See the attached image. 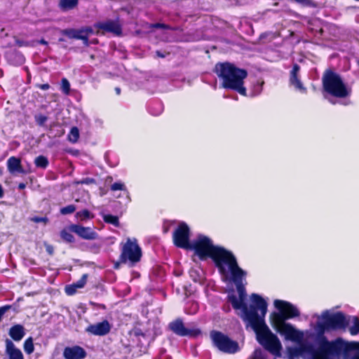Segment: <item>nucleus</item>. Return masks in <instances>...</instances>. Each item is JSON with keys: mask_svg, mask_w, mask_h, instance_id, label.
Wrapping results in <instances>:
<instances>
[{"mask_svg": "<svg viewBox=\"0 0 359 359\" xmlns=\"http://www.w3.org/2000/svg\"><path fill=\"white\" fill-rule=\"evenodd\" d=\"M274 306L281 313V316H277L274 322L277 331L284 335L286 339L302 344L304 333L285 321L286 319L299 316L300 313L298 309L288 302L279 299L274 301Z\"/></svg>", "mask_w": 359, "mask_h": 359, "instance_id": "2", "label": "nucleus"}, {"mask_svg": "<svg viewBox=\"0 0 359 359\" xmlns=\"http://www.w3.org/2000/svg\"><path fill=\"white\" fill-rule=\"evenodd\" d=\"M191 306H190V309H188L187 307L185 309H186V312L188 313V314H194L196 313L197 310H198V304L195 302H190L189 303Z\"/></svg>", "mask_w": 359, "mask_h": 359, "instance_id": "36", "label": "nucleus"}, {"mask_svg": "<svg viewBox=\"0 0 359 359\" xmlns=\"http://www.w3.org/2000/svg\"><path fill=\"white\" fill-rule=\"evenodd\" d=\"M18 188L19 189H23L25 188V184L24 183H20L18 185Z\"/></svg>", "mask_w": 359, "mask_h": 359, "instance_id": "45", "label": "nucleus"}, {"mask_svg": "<svg viewBox=\"0 0 359 359\" xmlns=\"http://www.w3.org/2000/svg\"><path fill=\"white\" fill-rule=\"evenodd\" d=\"M344 348L359 350V342H346L341 338L329 341L325 337H323L319 341L320 353L313 354L311 359H327L328 354L338 353Z\"/></svg>", "mask_w": 359, "mask_h": 359, "instance_id": "5", "label": "nucleus"}, {"mask_svg": "<svg viewBox=\"0 0 359 359\" xmlns=\"http://www.w3.org/2000/svg\"><path fill=\"white\" fill-rule=\"evenodd\" d=\"M34 163L36 167L46 168L48 165V158L43 156H39L34 160Z\"/></svg>", "mask_w": 359, "mask_h": 359, "instance_id": "27", "label": "nucleus"}, {"mask_svg": "<svg viewBox=\"0 0 359 359\" xmlns=\"http://www.w3.org/2000/svg\"><path fill=\"white\" fill-rule=\"evenodd\" d=\"M252 359H266L264 353L260 350H255Z\"/></svg>", "mask_w": 359, "mask_h": 359, "instance_id": "37", "label": "nucleus"}, {"mask_svg": "<svg viewBox=\"0 0 359 359\" xmlns=\"http://www.w3.org/2000/svg\"><path fill=\"white\" fill-rule=\"evenodd\" d=\"M87 278V274H83L80 280L72 285L67 286L65 288L66 293L69 295H72L76 292V289L83 287L86 283Z\"/></svg>", "mask_w": 359, "mask_h": 359, "instance_id": "20", "label": "nucleus"}, {"mask_svg": "<svg viewBox=\"0 0 359 359\" xmlns=\"http://www.w3.org/2000/svg\"><path fill=\"white\" fill-rule=\"evenodd\" d=\"M76 217L79 219L83 221V220H86L88 219L93 218L94 215L93 213H91L90 212H89L88 210H83L77 212L76 213Z\"/></svg>", "mask_w": 359, "mask_h": 359, "instance_id": "25", "label": "nucleus"}, {"mask_svg": "<svg viewBox=\"0 0 359 359\" xmlns=\"http://www.w3.org/2000/svg\"><path fill=\"white\" fill-rule=\"evenodd\" d=\"M215 72L222 80V86L236 90L243 95H246V89L243 86V80L247 76V72L238 68L233 65L225 62L215 65Z\"/></svg>", "mask_w": 359, "mask_h": 359, "instance_id": "4", "label": "nucleus"}, {"mask_svg": "<svg viewBox=\"0 0 359 359\" xmlns=\"http://www.w3.org/2000/svg\"><path fill=\"white\" fill-rule=\"evenodd\" d=\"M299 71V67L297 65H294L290 72V83L294 86L297 90L302 93L306 92V88L303 86L301 81L297 77V74Z\"/></svg>", "mask_w": 359, "mask_h": 359, "instance_id": "18", "label": "nucleus"}, {"mask_svg": "<svg viewBox=\"0 0 359 359\" xmlns=\"http://www.w3.org/2000/svg\"><path fill=\"white\" fill-rule=\"evenodd\" d=\"M24 350L27 354H31L34 352V347L32 337L27 339L24 343Z\"/></svg>", "mask_w": 359, "mask_h": 359, "instance_id": "28", "label": "nucleus"}, {"mask_svg": "<svg viewBox=\"0 0 359 359\" xmlns=\"http://www.w3.org/2000/svg\"><path fill=\"white\" fill-rule=\"evenodd\" d=\"M25 329L22 325H15L11 327L9 330L10 337L15 341H20L25 336Z\"/></svg>", "mask_w": 359, "mask_h": 359, "instance_id": "21", "label": "nucleus"}, {"mask_svg": "<svg viewBox=\"0 0 359 359\" xmlns=\"http://www.w3.org/2000/svg\"><path fill=\"white\" fill-rule=\"evenodd\" d=\"M31 220L35 223L43 222L46 224L48 222V218L41 217H34L31 218Z\"/></svg>", "mask_w": 359, "mask_h": 359, "instance_id": "39", "label": "nucleus"}, {"mask_svg": "<svg viewBox=\"0 0 359 359\" xmlns=\"http://www.w3.org/2000/svg\"><path fill=\"white\" fill-rule=\"evenodd\" d=\"M69 228L68 229H63L60 232V237L63 241L67 243H73L74 241V237L72 233Z\"/></svg>", "mask_w": 359, "mask_h": 359, "instance_id": "24", "label": "nucleus"}, {"mask_svg": "<svg viewBox=\"0 0 359 359\" xmlns=\"http://www.w3.org/2000/svg\"><path fill=\"white\" fill-rule=\"evenodd\" d=\"M346 325V318L341 313L331 314L328 311H325L318 318L316 326L318 331L323 334L325 331L329 330L344 329Z\"/></svg>", "mask_w": 359, "mask_h": 359, "instance_id": "7", "label": "nucleus"}, {"mask_svg": "<svg viewBox=\"0 0 359 359\" xmlns=\"http://www.w3.org/2000/svg\"><path fill=\"white\" fill-rule=\"evenodd\" d=\"M111 189L112 191H118V190L124 191L126 189V186H125L124 183H123L121 182H115L113 184H111Z\"/></svg>", "mask_w": 359, "mask_h": 359, "instance_id": "35", "label": "nucleus"}, {"mask_svg": "<svg viewBox=\"0 0 359 359\" xmlns=\"http://www.w3.org/2000/svg\"><path fill=\"white\" fill-rule=\"evenodd\" d=\"M16 43L19 46H27V42H24V41H19V40L16 41Z\"/></svg>", "mask_w": 359, "mask_h": 359, "instance_id": "43", "label": "nucleus"}, {"mask_svg": "<svg viewBox=\"0 0 359 359\" xmlns=\"http://www.w3.org/2000/svg\"><path fill=\"white\" fill-rule=\"evenodd\" d=\"M6 353L9 359H24L22 351L8 339H6Z\"/></svg>", "mask_w": 359, "mask_h": 359, "instance_id": "17", "label": "nucleus"}, {"mask_svg": "<svg viewBox=\"0 0 359 359\" xmlns=\"http://www.w3.org/2000/svg\"><path fill=\"white\" fill-rule=\"evenodd\" d=\"M190 276L193 278L195 282L200 281L201 277L198 271L195 269H191L189 271Z\"/></svg>", "mask_w": 359, "mask_h": 359, "instance_id": "38", "label": "nucleus"}, {"mask_svg": "<svg viewBox=\"0 0 359 359\" xmlns=\"http://www.w3.org/2000/svg\"><path fill=\"white\" fill-rule=\"evenodd\" d=\"M69 229L77 234L79 237L86 240H95L97 238V234L90 227H85L78 224L69 226Z\"/></svg>", "mask_w": 359, "mask_h": 359, "instance_id": "13", "label": "nucleus"}, {"mask_svg": "<svg viewBox=\"0 0 359 359\" xmlns=\"http://www.w3.org/2000/svg\"><path fill=\"white\" fill-rule=\"evenodd\" d=\"M324 90L337 97H346L350 95L351 90L347 88L341 78L337 74L327 71L323 77Z\"/></svg>", "mask_w": 359, "mask_h": 359, "instance_id": "6", "label": "nucleus"}, {"mask_svg": "<svg viewBox=\"0 0 359 359\" xmlns=\"http://www.w3.org/2000/svg\"><path fill=\"white\" fill-rule=\"evenodd\" d=\"M37 87L39 88L41 90H48L50 88V85L48 84V83L39 84V85H37Z\"/></svg>", "mask_w": 359, "mask_h": 359, "instance_id": "41", "label": "nucleus"}, {"mask_svg": "<svg viewBox=\"0 0 359 359\" xmlns=\"http://www.w3.org/2000/svg\"><path fill=\"white\" fill-rule=\"evenodd\" d=\"M142 257V250L137 243L135 238H128L126 243L122 248L121 259L123 262H130V263L138 262Z\"/></svg>", "mask_w": 359, "mask_h": 359, "instance_id": "9", "label": "nucleus"}, {"mask_svg": "<svg viewBox=\"0 0 359 359\" xmlns=\"http://www.w3.org/2000/svg\"><path fill=\"white\" fill-rule=\"evenodd\" d=\"M2 175V170H1V168H0V175Z\"/></svg>", "mask_w": 359, "mask_h": 359, "instance_id": "50", "label": "nucleus"}, {"mask_svg": "<svg viewBox=\"0 0 359 359\" xmlns=\"http://www.w3.org/2000/svg\"><path fill=\"white\" fill-rule=\"evenodd\" d=\"M65 359H83L86 356L85 350L79 346L66 347L63 351Z\"/></svg>", "mask_w": 359, "mask_h": 359, "instance_id": "16", "label": "nucleus"}, {"mask_svg": "<svg viewBox=\"0 0 359 359\" xmlns=\"http://www.w3.org/2000/svg\"><path fill=\"white\" fill-rule=\"evenodd\" d=\"M115 90H116V93H117L118 95H119V94H120V93H121V89H120L119 88H116Z\"/></svg>", "mask_w": 359, "mask_h": 359, "instance_id": "48", "label": "nucleus"}, {"mask_svg": "<svg viewBox=\"0 0 359 359\" xmlns=\"http://www.w3.org/2000/svg\"><path fill=\"white\" fill-rule=\"evenodd\" d=\"M46 250L49 255H53L54 252V248L49 244L45 243Z\"/></svg>", "mask_w": 359, "mask_h": 359, "instance_id": "40", "label": "nucleus"}, {"mask_svg": "<svg viewBox=\"0 0 359 359\" xmlns=\"http://www.w3.org/2000/svg\"><path fill=\"white\" fill-rule=\"evenodd\" d=\"M76 210V207L74 205H69L60 209L62 215H68L73 213Z\"/></svg>", "mask_w": 359, "mask_h": 359, "instance_id": "34", "label": "nucleus"}, {"mask_svg": "<svg viewBox=\"0 0 359 359\" xmlns=\"http://www.w3.org/2000/svg\"><path fill=\"white\" fill-rule=\"evenodd\" d=\"M295 2L305 7L316 8L318 4L313 0H294Z\"/></svg>", "mask_w": 359, "mask_h": 359, "instance_id": "30", "label": "nucleus"}, {"mask_svg": "<svg viewBox=\"0 0 359 359\" xmlns=\"http://www.w3.org/2000/svg\"><path fill=\"white\" fill-rule=\"evenodd\" d=\"M156 54H157V55H158V57H164V55H162V53H160V52H159V51H156Z\"/></svg>", "mask_w": 359, "mask_h": 359, "instance_id": "47", "label": "nucleus"}, {"mask_svg": "<svg viewBox=\"0 0 359 359\" xmlns=\"http://www.w3.org/2000/svg\"><path fill=\"white\" fill-rule=\"evenodd\" d=\"M189 249L194 250L196 255L201 259L211 257L219 271H224L226 266L236 258L231 252L214 245L209 238L203 235L192 241Z\"/></svg>", "mask_w": 359, "mask_h": 359, "instance_id": "3", "label": "nucleus"}, {"mask_svg": "<svg viewBox=\"0 0 359 359\" xmlns=\"http://www.w3.org/2000/svg\"><path fill=\"white\" fill-rule=\"evenodd\" d=\"M220 273L225 278L231 275L236 285L238 297L232 294H229L228 298L235 309H242L243 318L246 323L247 327H250L252 329L258 342L265 349L273 355H278L282 348L280 341L277 336L271 332L264 321L268 304L257 294H252L250 296L249 306L245 303L246 292L242 285V279L245 276V272L238 266L236 258L226 266L224 271L221 270Z\"/></svg>", "mask_w": 359, "mask_h": 359, "instance_id": "1", "label": "nucleus"}, {"mask_svg": "<svg viewBox=\"0 0 359 359\" xmlns=\"http://www.w3.org/2000/svg\"><path fill=\"white\" fill-rule=\"evenodd\" d=\"M79 138V130L76 127L72 128L68 135V140L72 143H76Z\"/></svg>", "mask_w": 359, "mask_h": 359, "instance_id": "26", "label": "nucleus"}, {"mask_svg": "<svg viewBox=\"0 0 359 359\" xmlns=\"http://www.w3.org/2000/svg\"><path fill=\"white\" fill-rule=\"evenodd\" d=\"M78 4V0H60V6L64 10H69L74 8Z\"/></svg>", "mask_w": 359, "mask_h": 359, "instance_id": "23", "label": "nucleus"}, {"mask_svg": "<svg viewBox=\"0 0 359 359\" xmlns=\"http://www.w3.org/2000/svg\"><path fill=\"white\" fill-rule=\"evenodd\" d=\"M111 329L110 325L107 320H104L93 325H89L86 328V332L94 335L102 336L109 332Z\"/></svg>", "mask_w": 359, "mask_h": 359, "instance_id": "15", "label": "nucleus"}, {"mask_svg": "<svg viewBox=\"0 0 359 359\" xmlns=\"http://www.w3.org/2000/svg\"><path fill=\"white\" fill-rule=\"evenodd\" d=\"M95 182V180L92 178H86L81 181L82 184H90Z\"/></svg>", "mask_w": 359, "mask_h": 359, "instance_id": "42", "label": "nucleus"}, {"mask_svg": "<svg viewBox=\"0 0 359 359\" xmlns=\"http://www.w3.org/2000/svg\"><path fill=\"white\" fill-rule=\"evenodd\" d=\"M214 345L221 351L235 353L239 350L238 342L231 340L222 332L214 331L210 334Z\"/></svg>", "mask_w": 359, "mask_h": 359, "instance_id": "8", "label": "nucleus"}, {"mask_svg": "<svg viewBox=\"0 0 359 359\" xmlns=\"http://www.w3.org/2000/svg\"><path fill=\"white\" fill-rule=\"evenodd\" d=\"M154 26H155L156 27H162L163 25H161V24H156Z\"/></svg>", "mask_w": 359, "mask_h": 359, "instance_id": "49", "label": "nucleus"}, {"mask_svg": "<svg viewBox=\"0 0 359 359\" xmlns=\"http://www.w3.org/2000/svg\"><path fill=\"white\" fill-rule=\"evenodd\" d=\"M99 27L106 32L114 33L119 35L121 33V28L118 22L114 21H107L100 23Z\"/></svg>", "mask_w": 359, "mask_h": 359, "instance_id": "19", "label": "nucleus"}, {"mask_svg": "<svg viewBox=\"0 0 359 359\" xmlns=\"http://www.w3.org/2000/svg\"><path fill=\"white\" fill-rule=\"evenodd\" d=\"M6 165L8 171L13 175L16 174H27L29 172L28 170L22 167L20 158L15 156L10 157L7 160Z\"/></svg>", "mask_w": 359, "mask_h": 359, "instance_id": "14", "label": "nucleus"}, {"mask_svg": "<svg viewBox=\"0 0 359 359\" xmlns=\"http://www.w3.org/2000/svg\"><path fill=\"white\" fill-rule=\"evenodd\" d=\"M189 228L185 223H181L173 234L175 244L180 248L189 249Z\"/></svg>", "mask_w": 359, "mask_h": 359, "instance_id": "10", "label": "nucleus"}, {"mask_svg": "<svg viewBox=\"0 0 359 359\" xmlns=\"http://www.w3.org/2000/svg\"><path fill=\"white\" fill-rule=\"evenodd\" d=\"M305 351V347L302 344L298 346H293L288 348V354L291 359L297 358L302 356Z\"/></svg>", "mask_w": 359, "mask_h": 359, "instance_id": "22", "label": "nucleus"}, {"mask_svg": "<svg viewBox=\"0 0 359 359\" xmlns=\"http://www.w3.org/2000/svg\"><path fill=\"white\" fill-rule=\"evenodd\" d=\"M62 33L69 39H81L86 45L88 44V36L93 33L91 28H82L80 29H66Z\"/></svg>", "mask_w": 359, "mask_h": 359, "instance_id": "12", "label": "nucleus"}, {"mask_svg": "<svg viewBox=\"0 0 359 359\" xmlns=\"http://www.w3.org/2000/svg\"><path fill=\"white\" fill-rule=\"evenodd\" d=\"M4 192L2 186L0 184V198L4 196Z\"/></svg>", "mask_w": 359, "mask_h": 359, "instance_id": "44", "label": "nucleus"}, {"mask_svg": "<svg viewBox=\"0 0 359 359\" xmlns=\"http://www.w3.org/2000/svg\"><path fill=\"white\" fill-rule=\"evenodd\" d=\"M104 222L111 224L114 226L118 225V218L116 216L107 215L104 217Z\"/></svg>", "mask_w": 359, "mask_h": 359, "instance_id": "31", "label": "nucleus"}, {"mask_svg": "<svg viewBox=\"0 0 359 359\" xmlns=\"http://www.w3.org/2000/svg\"><path fill=\"white\" fill-rule=\"evenodd\" d=\"M36 123L41 126H43L48 120V117L43 114H39L34 116Z\"/></svg>", "mask_w": 359, "mask_h": 359, "instance_id": "32", "label": "nucleus"}, {"mask_svg": "<svg viewBox=\"0 0 359 359\" xmlns=\"http://www.w3.org/2000/svg\"><path fill=\"white\" fill-rule=\"evenodd\" d=\"M169 327L174 333L182 337H195L198 335L201 332L198 329H189L186 327L181 320H176L170 323Z\"/></svg>", "mask_w": 359, "mask_h": 359, "instance_id": "11", "label": "nucleus"}, {"mask_svg": "<svg viewBox=\"0 0 359 359\" xmlns=\"http://www.w3.org/2000/svg\"><path fill=\"white\" fill-rule=\"evenodd\" d=\"M353 325L349 328L352 335H355L359 332V320L357 317L352 318Z\"/></svg>", "mask_w": 359, "mask_h": 359, "instance_id": "29", "label": "nucleus"}, {"mask_svg": "<svg viewBox=\"0 0 359 359\" xmlns=\"http://www.w3.org/2000/svg\"><path fill=\"white\" fill-rule=\"evenodd\" d=\"M62 90L66 94L68 95L70 91V84L68 80L65 78L62 79L61 83Z\"/></svg>", "mask_w": 359, "mask_h": 359, "instance_id": "33", "label": "nucleus"}, {"mask_svg": "<svg viewBox=\"0 0 359 359\" xmlns=\"http://www.w3.org/2000/svg\"><path fill=\"white\" fill-rule=\"evenodd\" d=\"M39 43H41V44H44V45H46L47 44V41H45L44 39H41L39 41Z\"/></svg>", "mask_w": 359, "mask_h": 359, "instance_id": "46", "label": "nucleus"}]
</instances>
